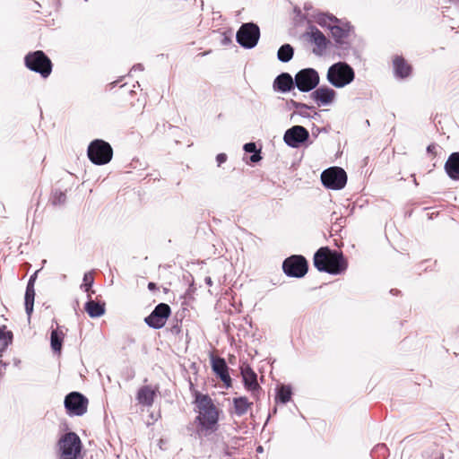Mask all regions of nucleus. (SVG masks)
Segmentation results:
<instances>
[{"instance_id": "f257e3e1", "label": "nucleus", "mask_w": 459, "mask_h": 459, "mask_svg": "<svg viewBox=\"0 0 459 459\" xmlns=\"http://www.w3.org/2000/svg\"><path fill=\"white\" fill-rule=\"evenodd\" d=\"M195 403L198 411L196 420L200 425L199 431L205 436L216 431L219 412L211 397L207 394L196 393Z\"/></svg>"}, {"instance_id": "f03ea898", "label": "nucleus", "mask_w": 459, "mask_h": 459, "mask_svg": "<svg viewBox=\"0 0 459 459\" xmlns=\"http://www.w3.org/2000/svg\"><path fill=\"white\" fill-rule=\"evenodd\" d=\"M314 266L319 271L337 275L348 266L342 253L332 250L328 247H320L314 255Z\"/></svg>"}, {"instance_id": "7ed1b4c3", "label": "nucleus", "mask_w": 459, "mask_h": 459, "mask_svg": "<svg viewBox=\"0 0 459 459\" xmlns=\"http://www.w3.org/2000/svg\"><path fill=\"white\" fill-rule=\"evenodd\" d=\"M326 78L335 88H343L353 82L355 72L347 63L337 62L328 68Z\"/></svg>"}, {"instance_id": "20e7f679", "label": "nucleus", "mask_w": 459, "mask_h": 459, "mask_svg": "<svg viewBox=\"0 0 459 459\" xmlns=\"http://www.w3.org/2000/svg\"><path fill=\"white\" fill-rule=\"evenodd\" d=\"M24 63L28 69L39 74L43 78L48 77L52 72V62L41 50L27 54Z\"/></svg>"}, {"instance_id": "39448f33", "label": "nucleus", "mask_w": 459, "mask_h": 459, "mask_svg": "<svg viewBox=\"0 0 459 459\" xmlns=\"http://www.w3.org/2000/svg\"><path fill=\"white\" fill-rule=\"evenodd\" d=\"M89 160L95 165L108 163L113 156L111 145L101 139L93 140L87 151Z\"/></svg>"}, {"instance_id": "423d86ee", "label": "nucleus", "mask_w": 459, "mask_h": 459, "mask_svg": "<svg viewBox=\"0 0 459 459\" xmlns=\"http://www.w3.org/2000/svg\"><path fill=\"white\" fill-rule=\"evenodd\" d=\"M60 459H76L81 452L82 442L74 432H68L58 441Z\"/></svg>"}, {"instance_id": "0eeeda50", "label": "nucleus", "mask_w": 459, "mask_h": 459, "mask_svg": "<svg viewBox=\"0 0 459 459\" xmlns=\"http://www.w3.org/2000/svg\"><path fill=\"white\" fill-rule=\"evenodd\" d=\"M260 38V29L254 22L243 23L237 31V42L244 48H255Z\"/></svg>"}, {"instance_id": "6e6552de", "label": "nucleus", "mask_w": 459, "mask_h": 459, "mask_svg": "<svg viewBox=\"0 0 459 459\" xmlns=\"http://www.w3.org/2000/svg\"><path fill=\"white\" fill-rule=\"evenodd\" d=\"M321 181L326 188L341 190L347 183V175L343 169L333 167L322 172Z\"/></svg>"}, {"instance_id": "1a4fd4ad", "label": "nucleus", "mask_w": 459, "mask_h": 459, "mask_svg": "<svg viewBox=\"0 0 459 459\" xmlns=\"http://www.w3.org/2000/svg\"><path fill=\"white\" fill-rule=\"evenodd\" d=\"M282 269L289 277L301 278L307 273L308 265L303 255H293L283 261Z\"/></svg>"}, {"instance_id": "9d476101", "label": "nucleus", "mask_w": 459, "mask_h": 459, "mask_svg": "<svg viewBox=\"0 0 459 459\" xmlns=\"http://www.w3.org/2000/svg\"><path fill=\"white\" fill-rule=\"evenodd\" d=\"M318 83V73L313 68L302 69L295 75V85L302 92H308L314 90Z\"/></svg>"}, {"instance_id": "9b49d317", "label": "nucleus", "mask_w": 459, "mask_h": 459, "mask_svg": "<svg viewBox=\"0 0 459 459\" xmlns=\"http://www.w3.org/2000/svg\"><path fill=\"white\" fill-rule=\"evenodd\" d=\"M64 403L69 415L82 416L87 411L88 399L78 392L68 394Z\"/></svg>"}, {"instance_id": "f8f14e48", "label": "nucleus", "mask_w": 459, "mask_h": 459, "mask_svg": "<svg viewBox=\"0 0 459 459\" xmlns=\"http://www.w3.org/2000/svg\"><path fill=\"white\" fill-rule=\"evenodd\" d=\"M170 307L166 303H160L155 307L152 312L145 317L144 322L153 329H160L166 324L170 316Z\"/></svg>"}, {"instance_id": "ddd939ff", "label": "nucleus", "mask_w": 459, "mask_h": 459, "mask_svg": "<svg viewBox=\"0 0 459 459\" xmlns=\"http://www.w3.org/2000/svg\"><path fill=\"white\" fill-rule=\"evenodd\" d=\"M309 138L308 131L302 126H293L289 128L284 135V143L292 148H298L301 143L307 141Z\"/></svg>"}, {"instance_id": "4468645a", "label": "nucleus", "mask_w": 459, "mask_h": 459, "mask_svg": "<svg viewBox=\"0 0 459 459\" xmlns=\"http://www.w3.org/2000/svg\"><path fill=\"white\" fill-rule=\"evenodd\" d=\"M240 372L244 385L248 391L255 394V392L260 389V385L257 383V375L248 364L242 365L240 367Z\"/></svg>"}, {"instance_id": "2eb2a0df", "label": "nucleus", "mask_w": 459, "mask_h": 459, "mask_svg": "<svg viewBox=\"0 0 459 459\" xmlns=\"http://www.w3.org/2000/svg\"><path fill=\"white\" fill-rule=\"evenodd\" d=\"M212 368L214 373L220 377L225 385L230 387L231 385V378L229 374V368L225 359L222 358H212Z\"/></svg>"}, {"instance_id": "dca6fc26", "label": "nucleus", "mask_w": 459, "mask_h": 459, "mask_svg": "<svg viewBox=\"0 0 459 459\" xmlns=\"http://www.w3.org/2000/svg\"><path fill=\"white\" fill-rule=\"evenodd\" d=\"M295 86V78L289 73H281L273 81V89L283 93L290 91Z\"/></svg>"}, {"instance_id": "f3484780", "label": "nucleus", "mask_w": 459, "mask_h": 459, "mask_svg": "<svg viewBox=\"0 0 459 459\" xmlns=\"http://www.w3.org/2000/svg\"><path fill=\"white\" fill-rule=\"evenodd\" d=\"M334 96L335 91L327 86L317 88L310 95V97L316 100L318 105L323 106L330 104L333 100Z\"/></svg>"}, {"instance_id": "a211bd4d", "label": "nucleus", "mask_w": 459, "mask_h": 459, "mask_svg": "<svg viewBox=\"0 0 459 459\" xmlns=\"http://www.w3.org/2000/svg\"><path fill=\"white\" fill-rule=\"evenodd\" d=\"M155 395L156 390L151 385H143L138 390L136 399L141 405L151 407L153 404Z\"/></svg>"}, {"instance_id": "6ab92c4d", "label": "nucleus", "mask_w": 459, "mask_h": 459, "mask_svg": "<svg viewBox=\"0 0 459 459\" xmlns=\"http://www.w3.org/2000/svg\"><path fill=\"white\" fill-rule=\"evenodd\" d=\"M445 170L453 180H459V152H453L445 163Z\"/></svg>"}, {"instance_id": "aec40b11", "label": "nucleus", "mask_w": 459, "mask_h": 459, "mask_svg": "<svg viewBox=\"0 0 459 459\" xmlns=\"http://www.w3.org/2000/svg\"><path fill=\"white\" fill-rule=\"evenodd\" d=\"M90 299L85 303L84 309L88 315L92 317H100L105 314V304H100L91 299V295H88Z\"/></svg>"}, {"instance_id": "412c9836", "label": "nucleus", "mask_w": 459, "mask_h": 459, "mask_svg": "<svg viewBox=\"0 0 459 459\" xmlns=\"http://www.w3.org/2000/svg\"><path fill=\"white\" fill-rule=\"evenodd\" d=\"M394 74L399 78H406L411 74V66L406 63V61L401 57L396 56L394 61Z\"/></svg>"}, {"instance_id": "4be33fe9", "label": "nucleus", "mask_w": 459, "mask_h": 459, "mask_svg": "<svg viewBox=\"0 0 459 459\" xmlns=\"http://www.w3.org/2000/svg\"><path fill=\"white\" fill-rule=\"evenodd\" d=\"M310 40L320 49L324 50L327 47L328 40L325 36L316 27H310L308 33Z\"/></svg>"}, {"instance_id": "5701e85b", "label": "nucleus", "mask_w": 459, "mask_h": 459, "mask_svg": "<svg viewBox=\"0 0 459 459\" xmlns=\"http://www.w3.org/2000/svg\"><path fill=\"white\" fill-rule=\"evenodd\" d=\"M253 403L245 396L233 398L234 413L240 417L246 414Z\"/></svg>"}, {"instance_id": "b1692460", "label": "nucleus", "mask_w": 459, "mask_h": 459, "mask_svg": "<svg viewBox=\"0 0 459 459\" xmlns=\"http://www.w3.org/2000/svg\"><path fill=\"white\" fill-rule=\"evenodd\" d=\"M65 333L56 329H53L50 334V345L54 352H61Z\"/></svg>"}, {"instance_id": "393cba45", "label": "nucleus", "mask_w": 459, "mask_h": 459, "mask_svg": "<svg viewBox=\"0 0 459 459\" xmlns=\"http://www.w3.org/2000/svg\"><path fill=\"white\" fill-rule=\"evenodd\" d=\"M330 30L336 43H342V39L347 38L349 35V29L346 26H341L338 23H334L331 27Z\"/></svg>"}, {"instance_id": "a878e982", "label": "nucleus", "mask_w": 459, "mask_h": 459, "mask_svg": "<svg viewBox=\"0 0 459 459\" xmlns=\"http://www.w3.org/2000/svg\"><path fill=\"white\" fill-rule=\"evenodd\" d=\"M294 55V48L290 44H284L280 47L277 52V58L282 63L290 61Z\"/></svg>"}, {"instance_id": "bb28decb", "label": "nucleus", "mask_w": 459, "mask_h": 459, "mask_svg": "<svg viewBox=\"0 0 459 459\" xmlns=\"http://www.w3.org/2000/svg\"><path fill=\"white\" fill-rule=\"evenodd\" d=\"M316 22L318 25L322 27H326L330 30L334 23H339V20L333 15H329L326 13H319L316 17Z\"/></svg>"}, {"instance_id": "cd10ccee", "label": "nucleus", "mask_w": 459, "mask_h": 459, "mask_svg": "<svg viewBox=\"0 0 459 459\" xmlns=\"http://www.w3.org/2000/svg\"><path fill=\"white\" fill-rule=\"evenodd\" d=\"M34 299H35V289L26 288L25 297H24V306H25L26 314L29 317H30V316L33 312Z\"/></svg>"}, {"instance_id": "c85d7f7f", "label": "nucleus", "mask_w": 459, "mask_h": 459, "mask_svg": "<svg viewBox=\"0 0 459 459\" xmlns=\"http://www.w3.org/2000/svg\"><path fill=\"white\" fill-rule=\"evenodd\" d=\"M291 388L290 385H281L277 390L276 400L281 403H287L291 398Z\"/></svg>"}, {"instance_id": "c756f323", "label": "nucleus", "mask_w": 459, "mask_h": 459, "mask_svg": "<svg viewBox=\"0 0 459 459\" xmlns=\"http://www.w3.org/2000/svg\"><path fill=\"white\" fill-rule=\"evenodd\" d=\"M243 149L246 152L252 153L250 156V160L252 162H258L262 159L260 150H257L255 143H245Z\"/></svg>"}, {"instance_id": "7c9ffc66", "label": "nucleus", "mask_w": 459, "mask_h": 459, "mask_svg": "<svg viewBox=\"0 0 459 459\" xmlns=\"http://www.w3.org/2000/svg\"><path fill=\"white\" fill-rule=\"evenodd\" d=\"M66 201V195L65 192L55 190L52 195L51 202L54 205H62Z\"/></svg>"}, {"instance_id": "2f4dec72", "label": "nucleus", "mask_w": 459, "mask_h": 459, "mask_svg": "<svg viewBox=\"0 0 459 459\" xmlns=\"http://www.w3.org/2000/svg\"><path fill=\"white\" fill-rule=\"evenodd\" d=\"M13 338V333L10 331H5V327H0V341L4 342V346L6 347Z\"/></svg>"}, {"instance_id": "473e14b6", "label": "nucleus", "mask_w": 459, "mask_h": 459, "mask_svg": "<svg viewBox=\"0 0 459 459\" xmlns=\"http://www.w3.org/2000/svg\"><path fill=\"white\" fill-rule=\"evenodd\" d=\"M290 108H295L297 111L299 109V108H305V109H311L313 107H310L307 104H304V103H301V102H298V101H295L293 100H291L290 101Z\"/></svg>"}, {"instance_id": "72a5a7b5", "label": "nucleus", "mask_w": 459, "mask_h": 459, "mask_svg": "<svg viewBox=\"0 0 459 459\" xmlns=\"http://www.w3.org/2000/svg\"><path fill=\"white\" fill-rule=\"evenodd\" d=\"M83 281H84V285L86 287V291H89V289L92 286L93 284V276L91 275V273H87L84 274L83 276Z\"/></svg>"}, {"instance_id": "f704fd0d", "label": "nucleus", "mask_w": 459, "mask_h": 459, "mask_svg": "<svg viewBox=\"0 0 459 459\" xmlns=\"http://www.w3.org/2000/svg\"><path fill=\"white\" fill-rule=\"evenodd\" d=\"M38 273H39V271H36L33 274L30 275L29 281H28L26 288H28V289H34V285H35V281H36V279H37Z\"/></svg>"}, {"instance_id": "c9c22d12", "label": "nucleus", "mask_w": 459, "mask_h": 459, "mask_svg": "<svg viewBox=\"0 0 459 459\" xmlns=\"http://www.w3.org/2000/svg\"><path fill=\"white\" fill-rule=\"evenodd\" d=\"M227 160V155L225 153H219L216 156V161L218 162V166L224 163Z\"/></svg>"}, {"instance_id": "e433bc0d", "label": "nucleus", "mask_w": 459, "mask_h": 459, "mask_svg": "<svg viewBox=\"0 0 459 459\" xmlns=\"http://www.w3.org/2000/svg\"><path fill=\"white\" fill-rule=\"evenodd\" d=\"M308 110L309 109H305V108H299L298 111H296L294 114H299V116L303 117H309L310 115L308 113Z\"/></svg>"}, {"instance_id": "4c0bfd02", "label": "nucleus", "mask_w": 459, "mask_h": 459, "mask_svg": "<svg viewBox=\"0 0 459 459\" xmlns=\"http://www.w3.org/2000/svg\"><path fill=\"white\" fill-rule=\"evenodd\" d=\"M143 65H141V64H137V65H134L132 67V69H131L130 73L136 72V71H140V72H141V71H143Z\"/></svg>"}, {"instance_id": "58836bf2", "label": "nucleus", "mask_w": 459, "mask_h": 459, "mask_svg": "<svg viewBox=\"0 0 459 459\" xmlns=\"http://www.w3.org/2000/svg\"><path fill=\"white\" fill-rule=\"evenodd\" d=\"M436 144H429L428 147H427V152L429 153H431V154H435L436 153Z\"/></svg>"}, {"instance_id": "ea45409f", "label": "nucleus", "mask_w": 459, "mask_h": 459, "mask_svg": "<svg viewBox=\"0 0 459 459\" xmlns=\"http://www.w3.org/2000/svg\"><path fill=\"white\" fill-rule=\"evenodd\" d=\"M205 283L209 286H212V281L211 279V277H206L205 280H204Z\"/></svg>"}, {"instance_id": "a19ab883", "label": "nucleus", "mask_w": 459, "mask_h": 459, "mask_svg": "<svg viewBox=\"0 0 459 459\" xmlns=\"http://www.w3.org/2000/svg\"><path fill=\"white\" fill-rule=\"evenodd\" d=\"M148 288H149L150 290L154 289V288H155V283H153V282H150V283L148 284Z\"/></svg>"}, {"instance_id": "79ce46f5", "label": "nucleus", "mask_w": 459, "mask_h": 459, "mask_svg": "<svg viewBox=\"0 0 459 459\" xmlns=\"http://www.w3.org/2000/svg\"><path fill=\"white\" fill-rule=\"evenodd\" d=\"M450 3L459 4V0H448Z\"/></svg>"}, {"instance_id": "37998d69", "label": "nucleus", "mask_w": 459, "mask_h": 459, "mask_svg": "<svg viewBox=\"0 0 459 459\" xmlns=\"http://www.w3.org/2000/svg\"><path fill=\"white\" fill-rule=\"evenodd\" d=\"M257 451H258V452H262V451H263L262 446H258V447H257Z\"/></svg>"}, {"instance_id": "c03bdc74", "label": "nucleus", "mask_w": 459, "mask_h": 459, "mask_svg": "<svg viewBox=\"0 0 459 459\" xmlns=\"http://www.w3.org/2000/svg\"><path fill=\"white\" fill-rule=\"evenodd\" d=\"M435 459H444V455H439L437 458H435Z\"/></svg>"}, {"instance_id": "a18cd8bd", "label": "nucleus", "mask_w": 459, "mask_h": 459, "mask_svg": "<svg viewBox=\"0 0 459 459\" xmlns=\"http://www.w3.org/2000/svg\"><path fill=\"white\" fill-rule=\"evenodd\" d=\"M378 447L385 448V445H380V446H378Z\"/></svg>"}]
</instances>
